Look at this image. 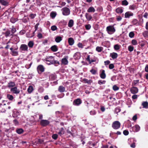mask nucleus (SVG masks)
<instances>
[{"label":"nucleus","instance_id":"obj_1","mask_svg":"<svg viewBox=\"0 0 148 148\" xmlns=\"http://www.w3.org/2000/svg\"><path fill=\"white\" fill-rule=\"evenodd\" d=\"M106 30L108 33L110 34H112L115 32V29L113 26L110 25L107 27Z\"/></svg>","mask_w":148,"mask_h":148},{"label":"nucleus","instance_id":"obj_2","mask_svg":"<svg viewBox=\"0 0 148 148\" xmlns=\"http://www.w3.org/2000/svg\"><path fill=\"white\" fill-rule=\"evenodd\" d=\"M61 10L62 14L64 16H68L70 14V9L67 7H64L62 8L61 9Z\"/></svg>","mask_w":148,"mask_h":148},{"label":"nucleus","instance_id":"obj_3","mask_svg":"<svg viewBox=\"0 0 148 148\" xmlns=\"http://www.w3.org/2000/svg\"><path fill=\"white\" fill-rule=\"evenodd\" d=\"M120 123L118 121H116L113 123L112 124V127L114 129L117 130L120 127Z\"/></svg>","mask_w":148,"mask_h":148},{"label":"nucleus","instance_id":"obj_4","mask_svg":"<svg viewBox=\"0 0 148 148\" xmlns=\"http://www.w3.org/2000/svg\"><path fill=\"white\" fill-rule=\"evenodd\" d=\"M20 49L22 52L28 51V47L27 45L25 44H22L21 45Z\"/></svg>","mask_w":148,"mask_h":148},{"label":"nucleus","instance_id":"obj_5","mask_svg":"<svg viewBox=\"0 0 148 148\" xmlns=\"http://www.w3.org/2000/svg\"><path fill=\"white\" fill-rule=\"evenodd\" d=\"M10 103L8 102L7 104L6 105L5 103H4L3 104H0V111L1 112H5L6 111V106H9L10 104Z\"/></svg>","mask_w":148,"mask_h":148},{"label":"nucleus","instance_id":"obj_6","mask_svg":"<svg viewBox=\"0 0 148 148\" xmlns=\"http://www.w3.org/2000/svg\"><path fill=\"white\" fill-rule=\"evenodd\" d=\"M54 59L53 57L50 56H49L47 58H45V61L47 62V64L50 65L52 64V63H53V60Z\"/></svg>","mask_w":148,"mask_h":148},{"label":"nucleus","instance_id":"obj_7","mask_svg":"<svg viewBox=\"0 0 148 148\" xmlns=\"http://www.w3.org/2000/svg\"><path fill=\"white\" fill-rule=\"evenodd\" d=\"M10 91L13 93L17 94L20 93V90L19 89H18L16 87H15L14 88H11Z\"/></svg>","mask_w":148,"mask_h":148},{"label":"nucleus","instance_id":"obj_8","mask_svg":"<svg viewBox=\"0 0 148 148\" xmlns=\"http://www.w3.org/2000/svg\"><path fill=\"white\" fill-rule=\"evenodd\" d=\"M37 70L39 73L43 72L44 71L45 69L43 66L41 65H38L37 67Z\"/></svg>","mask_w":148,"mask_h":148},{"label":"nucleus","instance_id":"obj_9","mask_svg":"<svg viewBox=\"0 0 148 148\" xmlns=\"http://www.w3.org/2000/svg\"><path fill=\"white\" fill-rule=\"evenodd\" d=\"M130 91L132 93L135 94L138 92V89L136 87L133 86L130 88Z\"/></svg>","mask_w":148,"mask_h":148},{"label":"nucleus","instance_id":"obj_10","mask_svg":"<svg viewBox=\"0 0 148 148\" xmlns=\"http://www.w3.org/2000/svg\"><path fill=\"white\" fill-rule=\"evenodd\" d=\"M73 104L75 106H79L82 103V101L80 99H77L74 100Z\"/></svg>","mask_w":148,"mask_h":148},{"label":"nucleus","instance_id":"obj_11","mask_svg":"<svg viewBox=\"0 0 148 148\" xmlns=\"http://www.w3.org/2000/svg\"><path fill=\"white\" fill-rule=\"evenodd\" d=\"M40 123L42 125L45 126L49 123V121L46 120H42L41 121Z\"/></svg>","mask_w":148,"mask_h":148},{"label":"nucleus","instance_id":"obj_12","mask_svg":"<svg viewBox=\"0 0 148 148\" xmlns=\"http://www.w3.org/2000/svg\"><path fill=\"white\" fill-rule=\"evenodd\" d=\"M140 127L138 125H136L132 127V130L134 132H137L139 130Z\"/></svg>","mask_w":148,"mask_h":148},{"label":"nucleus","instance_id":"obj_13","mask_svg":"<svg viewBox=\"0 0 148 148\" xmlns=\"http://www.w3.org/2000/svg\"><path fill=\"white\" fill-rule=\"evenodd\" d=\"M134 14L131 12H127L125 14V18H129L130 16H133Z\"/></svg>","mask_w":148,"mask_h":148},{"label":"nucleus","instance_id":"obj_14","mask_svg":"<svg viewBox=\"0 0 148 148\" xmlns=\"http://www.w3.org/2000/svg\"><path fill=\"white\" fill-rule=\"evenodd\" d=\"M73 57L74 59L75 60L79 59L81 57L80 53L79 52H76L74 54Z\"/></svg>","mask_w":148,"mask_h":148},{"label":"nucleus","instance_id":"obj_15","mask_svg":"<svg viewBox=\"0 0 148 148\" xmlns=\"http://www.w3.org/2000/svg\"><path fill=\"white\" fill-rule=\"evenodd\" d=\"M118 54L115 52L111 53L110 54V56L113 59H116L118 57Z\"/></svg>","mask_w":148,"mask_h":148},{"label":"nucleus","instance_id":"obj_16","mask_svg":"<svg viewBox=\"0 0 148 148\" xmlns=\"http://www.w3.org/2000/svg\"><path fill=\"white\" fill-rule=\"evenodd\" d=\"M69 44L70 45H73L74 43V40L72 38H69L68 39Z\"/></svg>","mask_w":148,"mask_h":148},{"label":"nucleus","instance_id":"obj_17","mask_svg":"<svg viewBox=\"0 0 148 148\" xmlns=\"http://www.w3.org/2000/svg\"><path fill=\"white\" fill-rule=\"evenodd\" d=\"M142 105L143 106V108H148V102L147 101L143 102L142 103Z\"/></svg>","mask_w":148,"mask_h":148},{"label":"nucleus","instance_id":"obj_18","mask_svg":"<svg viewBox=\"0 0 148 148\" xmlns=\"http://www.w3.org/2000/svg\"><path fill=\"white\" fill-rule=\"evenodd\" d=\"M15 85V83L12 81H10L8 83V87L9 88H12L14 87Z\"/></svg>","mask_w":148,"mask_h":148},{"label":"nucleus","instance_id":"obj_19","mask_svg":"<svg viewBox=\"0 0 148 148\" xmlns=\"http://www.w3.org/2000/svg\"><path fill=\"white\" fill-rule=\"evenodd\" d=\"M100 77L103 79H104L106 77V75L105 73V71L104 70H102L101 73L100 74Z\"/></svg>","mask_w":148,"mask_h":148},{"label":"nucleus","instance_id":"obj_20","mask_svg":"<svg viewBox=\"0 0 148 148\" xmlns=\"http://www.w3.org/2000/svg\"><path fill=\"white\" fill-rule=\"evenodd\" d=\"M65 132L63 128H61L59 130V131L58 132V134L60 136L63 135Z\"/></svg>","mask_w":148,"mask_h":148},{"label":"nucleus","instance_id":"obj_21","mask_svg":"<svg viewBox=\"0 0 148 148\" xmlns=\"http://www.w3.org/2000/svg\"><path fill=\"white\" fill-rule=\"evenodd\" d=\"M85 16L88 21H90L92 18V16L88 13H86L85 14Z\"/></svg>","mask_w":148,"mask_h":148},{"label":"nucleus","instance_id":"obj_22","mask_svg":"<svg viewBox=\"0 0 148 148\" xmlns=\"http://www.w3.org/2000/svg\"><path fill=\"white\" fill-rule=\"evenodd\" d=\"M65 90V88L62 86H59L58 88V91L61 92H64Z\"/></svg>","mask_w":148,"mask_h":148},{"label":"nucleus","instance_id":"obj_23","mask_svg":"<svg viewBox=\"0 0 148 148\" xmlns=\"http://www.w3.org/2000/svg\"><path fill=\"white\" fill-rule=\"evenodd\" d=\"M62 40V38L60 36H58L56 37L55 40L57 43L60 42Z\"/></svg>","mask_w":148,"mask_h":148},{"label":"nucleus","instance_id":"obj_24","mask_svg":"<svg viewBox=\"0 0 148 148\" xmlns=\"http://www.w3.org/2000/svg\"><path fill=\"white\" fill-rule=\"evenodd\" d=\"M74 25V21L72 20L71 19L69 21L68 23V26L70 27H73Z\"/></svg>","mask_w":148,"mask_h":148},{"label":"nucleus","instance_id":"obj_25","mask_svg":"<svg viewBox=\"0 0 148 148\" xmlns=\"http://www.w3.org/2000/svg\"><path fill=\"white\" fill-rule=\"evenodd\" d=\"M87 11L88 12H94L95 9L93 7H90L88 9Z\"/></svg>","mask_w":148,"mask_h":148},{"label":"nucleus","instance_id":"obj_26","mask_svg":"<svg viewBox=\"0 0 148 148\" xmlns=\"http://www.w3.org/2000/svg\"><path fill=\"white\" fill-rule=\"evenodd\" d=\"M52 51L54 52H56L58 50L57 46L56 45H54L52 46L51 48Z\"/></svg>","mask_w":148,"mask_h":148},{"label":"nucleus","instance_id":"obj_27","mask_svg":"<svg viewBox=\"0 0 148 148\" xmlns=\"http://www.w3.org/2000/svg\"><path fill=\"white\" fill-rule=\"evenodd\" d=\"M68 63L67 60L66 58H63L62 59V63L64 65H67Z\"/></svg>","mask_w":148,"mask_h":148},{"label":"nucleus","instance_id":"obj_28","mask_svg":"<svg viewBox=\"0 0 148 148\" xmlns=\"http://www.w3.org/2000/svg\"><path fill=\"white\" fill-rule=\"evenodd\" d=\"M33 87L32 86H29L27 89V90L28 93H30L33 91Z\"/></svg>","mask_w":148,"mask_h":148},{"label":"nucleus","instance_id":"obj_29","mask_svg":"<svg viewBox=\"0 0 148 148\" xmlns=\"http://www.w3.org/2000/svg\"><path fill=\"white\" fill-rule=\"evenodd\" d=\"M0 3L4 5H7L8 4V2L5 0H0Z\"/></svg>","mask_w":148,"mask_h":148},{"label":"nucleus","instance_id":"obj_30","mask_svg":"<svg viewBox=\"0 0 148 148\" xmlns=\"http://www.w3.org/2000/svg\"><path fill=\"white\" fill-rule=\"evenodd\" d=\"M11 55L14 56H16L18 55V52L17 51L14 50L12 52H11Z\"/></svg>","mask_w":148,"mask_h":148},{"label":"nucleus","instance_id":"obj_31","mask_svg":"<svg viewBox=\"0 0 148 148\" xmlns=\"http://www.w3.org/2000/svg\"><path fill=\"white\" fill-rule=\"evenodd\" d=\"M5 36L6 37L10 36L12 34L9 30H7L5 33Z\"/></svg>","mask_w":148,"mask_h":148},{"label":"nucleus","instance_id":"obj_32","mask_svg":"<svg viewBox=\"0 0 148 148\" xmlns=\"http://www.w3.org/2000/svg\"><path fill=\"white\" fill-rule=\"evenodd\" d=\"M57 14L56 12H52L50 14V16L52 18H54L56 17Z\"/></svg>","mask_w":148,"mask_h":148},{"label":"nucleus","instance_id":"obj_33","mask_svg":"<svg viewBox=\"0 0 148 148\" xmlns=\"http://www.w3.org/2000/svg\"><path fill=\"white\" fill-rule=\"evenodd\" d=\"M123 11V10L121 8H118L116 9V12L118 13H121Z\"/></svg>","mask_w":148,"mask_h":148},{"label":"nucleus","instance_id":"obj_34","mask_svg":"<svg viewBox=\"0 0 148 148\" xmlns=\"http://www.w3.org/2000/svg\"><path fill=\"white\" fill-rule=\"evenodd\" d=\"M34 45V42L32 41H29L28 43V45L30 48H32Z\"/></svg>","mask_w":148,"mask_h":148},{"label":"nucleus","instance_id":"obj_35","mask_svg":"<svg viewBox=\"0 0 148 148\" xmlns=\"http://www.w3.org/2000/svg\"><path fill=\"white\" fill-rule=\"evenodd\" d=\"M98 60L97 58H95L94 59L91 60L89 63L91 64L92 62H95L96 63H97L98 62Z\"/></svg>","mask_w":148,"mask_h":148},{"label":"nucleus","instance_id":"obj_36","mask_svg":"<svg viewBox=\"0 0 148 148\" xmlns=\"http://www.w3.org/2000/svg\"><path fill=\"white\" fill-rule=\"evenodd\" d=\"M143 35L145 37H148V31H144L143 33Z\"/></svg>","mask_w":148,"mask_h":148},{"label":"nucleus","instance_id":"obj_37","mask_svg":"<svg viewBox=\"0 0 148 148\" xmlns=\"http://www.w3.org/2000/svg\"><path fill=\"white\" fill-rule=\"evenodd\" d=\"M129 8L131 10H133L136 8V7L135 5L133 4L130 6Z\"/></svg>","mask_w":148,"mask_h":148},{"label":"nucleus","instance_id":"obj_38","mask_svg":"<svg viewBox=\"0 0 148 148\" xmlns=\"http://www.w3.org/2000/svg\"><path fill=\"white\" fill-rule=\"evenodd\" d=\"M103 48L101 47H97L96 48V50L98 52H101L103 50Z\"/></svg>","mask_w":148,"mask_h":148},{"label":"nucleus","instance_id":"obj_39","mask_svg":"<svg viewBox=\"0 0 148 148\" xmlns=\"http://www.w3.org/2000/svg\"><path fill=\"white\" fill-rule=\"evenodd\" d=\"M134 33L133 32H130L129 34V36L131 38H133L134 36Z\"/></svg>","mask_w":148,"mask_h":148},{"label":"nucleus","instance_id":"obj_40","mask_svg":"<svg viewBox=\"0 0 148 148\" xmlns=\"http://www.w3.org/2000/svg\"><path fill=\"white\" fill-rule=\"evenodd\" d=\"M106 83L105 80H99L98 81V84L99 85L105 84Z\"/></svg>","mask_w":148,"mask_h":148},{"label":"nucleus","instance_id":"obj_41","mask_svg":"<svg viewBox=\"0 0 148 148\" xmlns=\"http://www.w3.org/2000/svg\"><path fill=\"white\" fill-rule=\"evenodd\" d=\"M83 80L85 83H86L88 84H90L92 82V80L91 79L88 80L86 79H84Z\"/></svg>","mask_w":148,"mask_h":148},{"label":"nucleus","instance_id":"obj_42","mask_svg":"<svg viewBox=\"0 0 148 148\" xmlns=\"http://www.w3.org/2000/svg\"><path fill=\"white\" fill-rule=\"evenodd\" d=\"M121 46L118 44H116L114 46V48L116 50H118L120 48Z\"/></svg>","mask_w":148,"mask_h":148},{"label":"nucleus","instance_id":"obj_43","mask_svg":"<svg viewBox=\"0 0 148 148\" xmlns=\"http://www.w3.org/2000/svg\"><path fill=\"white\" fill-rule=\"evenodd\" d=\"M17 21V18H12L10 19V21L12 23H14Z\"/></svg>","mask_w":148,"mask_h":148},{"label":"nucleus","instance_id":"obj_44","mask_svg":"<svg viewBox=\"0 0 148 148\" xmlns=\"http://www.w3.org/2000/svg\"><path fill=\"white\" fill-rule=\"evenodd\" d=\"M123 5H127L128 4V2L126 0L123 1L122 2Z\"/></svg>","mask_w":148,"mask_h":148},{"label":"nucleus","instance_id":"obj_45","mask_svg":"<svg viewBox=\"0 0 148 148\" xmlns=\"http://www.w3.org/2000/svg\"><path fill=\"white\" fill-rule=\"evenodd\" d=\"M16 31V29L14 26H12L11 28V33L13 34L14 33H15Z\"/></svg>","mask_w":148,"mask_h":148},{"label":"nucleus","instance_id":"obj_46","mask_svg":"<svg viewBox=\"0 0 148 148\" xmlns=\"http://www.w3.org/2000/svg\"><path fill=\"white\" fill-rule=\"evenodd\" d=\"M53 63H52V64H54L55 66H57L59 64V62L57 60H55L54 59L53 60Z\"/></svg>","mask_w":148,"mask_h":148},{"label":"nucleus","instance_id":"obj_47","mask_svg":"<svg viewBox=\"0 0 148 148\" xmlns=\"http://www.w3.org/2000/svg\"><path fill=\"white\" fill-rule=\"evenodd\" d=\"M23 130L22 129H19L16 130V132L18 134H21L23 132Z\"/></svg>","mask_w":148,"mask_h":148},{"label":"nucleus","instance_id":"obj_48","mask_svg":"<svg viewBox=\"0 0 148 148\" xmlns=\"http://www.w3.org/2000/svg\"><path fill=\"white\" fill-rule=\"evenodd\" d=\"M8 99L10 100H12L14 98L13 97L12 95L8 94L7 96Z\"/></svg>","mask_w":148,"mask_h":148},{"label":"nucleus","instance_id":"obj_49","mask_svg":"<svg viewBox=\"0 0 148 148\" xmlns=\"http://www.w3.org/2000/svg\"><path fill=\"white\" fill-rule=\"evenodd\" d=\"M138 21L136 19H134L132 21V23L134 25H136L138 24Z\"/></svg>","mask_w":148,"mask_h":148},{"label":"nucleus","instance_id":"obj_50","mask_svg":"<svg viewBox=\"0 0 148 148\" xmlns=\"http://www.w3.org/2000/svg\"><path fill=\"white\" fill-rule=\"evenodd\" d=\"M128 50L130 52L132 51L134 49V48L133 47L131 46H129L128 47Z\"/></svg>","mask_w":148,"mask_h":148},{"label":"nucleus","instance_id":"obj_51","mask_svg":"<svg viewBox=\"0 0 148 148\" xmlns=\"http://www.w3.org/2000/svg\"><path fill=\"white\" fill-rule=\"evenodd\" d=\"M132 44L133 45H136L137 44V41L135 39H133L132 40L131 42Z\"/></svg>","mask_w":148,"mask_h":148},{"label":"nucleus","instance_id":"obj_52","mask_svg":"<svg viewBox=\"0 0 148 148\" xmlns=\"http://www.w3.org/2000/svg\"><path fill=\"white\" fill-rule=\"evenodd\" d=\"M121 111L120 109L119 108H116L114 110V112L115 113L118 114V113L119 112Z\"/></svg>","mask_w":148,"mask_h":148},{"label":"nucleus","instance_id":"obj_53","mask_svg":"<svg viewBox=\"0 0 148 148\" xmlns=\"http://www.w3.org/2000/svg\"><path fill=\"white\" fill-rule=\"evenodd\" d=\"M112 88L113 89L114 91L118 90L119 89V87L116 85L113 86Z\"/></svg>","mask_w":148,"mask_h":148},{"label":"nucleus","instance_id":"obj_54","mask_svg":"<svg viewBox=\"0 0 148 148\" xmlns=\"http://www.w3.org/2000/svg\"><path fill=\"white\" fill-rule=\"evenodd\" d=\"M139 82V80H134L133 82L132 83V85L133 86H135L136 84Z\"/></svg>","mask_w":148,"mask_h":148},{"label":"nucleus","instance_id":"obj_55","mask_svg":"<svg viewBox=\"0 0 148 148\" xmlns=\"http://www.w3.org/2000/svg\"><path fill=\"white\" fill-rule=\"evenodd\" d=\"M57 27L55 25L52 26L51 27V29L53 31H54L57 29Z\"/></svg>","mask_w":148,"mask_h":148},{"label":"nucleus","instance_id":"obj_56","mask_svg":"<svg viewBox=\"0 0 148 148\" xmlns=\"http://www.w3.org/2000/svg\"><path fill=\"white\" fill-rule=\"evenodd\" d=\"M77 46L79 48H83L84 46V45H83V44L80 42H79L77 44Z\"/></svg>","mask_w":148,"mask_h":148},{"label":"nucleus","instance_id":"obj_57","mask_svg":"<svg viewBox=\"0 0 148 148\" xmlns=\"http://www.w3.org/2000/svg\"><path fill=\"white\" fill-rule=\"evenodd\" d=\"M90 114L91 115H95L96 114V112L95 110H92L90 112Z\"/></svg>","mask_w":148,"mask_h":148},{"label":"nucleus","instance_id":"obj_58","mask_svg":"<svg viewBox=\"0 0 148 148\" xmlns=\"http://www.w3.org/2000/svg\"><path fill=\"white\" fill-rule=\"evenodd\" d=\"M114 67V66L113 64H110L109 65V68L110 69H111Z\"/></svg>","mask_w":148,"mask_h":148},{"label":"nucleus","instance_id":"obj_59","mask_svg":"<svg viewBox=\"0 0 148 148\" xmlns=\"http://www.w3.org/2000/svg\"><path fill=\"white\" fill-rule=\"evenodd\" d=\"M58 135L56 134H54L52 136V138L53 139L56 140L58 138Z\"/></svg>","mask_w":148,"mask_h":148},{"label":"nucleus","instance_id":"obj_60","mask_svg":"<svg viewBox=\"0 0 148 148\" xmlns=\"http://www.w3.org/2000/svg\"><path fill=\"white\" fill-rule=\"evenodd\" d=\"M38 91L40 93H41V92H42L43 91L44 89L42 87H39L38 89Z\"/></svg>","mask_w":148,"mask_h":148},{"label":"nucleus","instance_id":"obj_61","mask_svg":"<svg viewBox=\"0 0 148 148\" xmlns=\"http://www.w3.org/2000/svg\"><path fill=\"white\" fill-rule=\"evenodd\" d=\"M90 72L93 75L95 74L96 72V71L94 69H92L90 71Z\"/></svg>","mask_w":148,"mask_h":148},{"label":"nucleus","instance_id":"obj_62","mask_svg":"<svg viewBox=\"0 0 148 148\" xmlns=\"http://www.w3.org/2000/svg\"><path fill=\"white\" fill-rule=\"evenodd\" d=\"M39 23H37L35 25V31L33 32L34 33L38 29V26H39Z\"/></svg>","mask_w":148,"mask_h":148},{"label":"nucleus","instance_id":"obj_63","mask_svg":"<svg viewBox=\"0 0 148 148\" xmlns=\"http://www.w3.org/2000/svg\"><path fill=\"white\" fill-rule=\"evenodd\" d=\"M85 28L87 30H89L91 28V26L90 24L87 25H85Z\"/></svg>","mask_w":148,"mask_h":148},{"label":"nucleus","instance_id":"obj_64","mask_svg":"<svg viewBox=\"0 0 148 148\" xmlns=\"http://www.w3.org/2000/svg\"><path fill=\"white\" fill-rule=\"evenodd\" d=\"M116 19L117 21H119L121 20L122 19V18L120 16H116Z\"/></svg>","mask_w":148,"mask_h":148}]
</instances>
